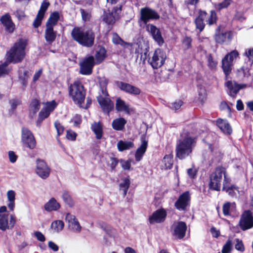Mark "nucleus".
Masks as SVG:
<instances>
[{
  "mask_svg": "<svg viewBox=\"0 0 253 253\" xmlns=\"http://www.w3.org/2000/svg\"><path fill=\"white\" fill-rule=\"evenodd\" d=\"M167 215L164 209L157 210L149 217V222L151 224L162 223L165 220Z\"/></svg>",
  "mask_w": 253,
  "mask_h": 253,
  "instance_id": "obj_17",
  "label": "nucleus"
},
{
  "mask_svg": "<svg viewBox=\"0 0 253 253\" xmlns=\"http://www.w3.org/2000/svg\"><path fill=\"white\" fill-rule=\"evenodd\" d=\"M230 183L224 184L222 190L225 191L228 195L231 197H236L237 194H239L238 187L235 185H229Z\"/></svg>",
  "mask_w": 253,
  "mask_h": 253,
  "instance_id": "obj_30",
  "label": "nucleus"
},
{
  "mask_svg": "<svg viewBox=\"0 0 253 253\" xmlns=\"http://www.w3.org/2000/svg\"><path fill=\"white\" fill-rule=\"evenodd\" d=\"M134 146V144L131 141H125L120 140L118 142L117 147L119 151H123L129 149Z\"/></svg>",
  "mask_w": 253,
  "mask_h": 253,
  "instance_id": "obj_38",
  "label": "nucleus"
},
{
  "mask_svg": "<svg viewBox=\"0 0 253 253\" xmlns=\"http://www.w3.org/2000/svg\"><path fill=\"white\" fill-rule=\"evenodd\" d=\"M231 1V0H224L223 2L217 4L215 7L218 10L227 8L230 4Z\"/></svg>",
  "mask_w": 253,
  "mask_h": 253,
  "instance_id": "obj_52",
  "label": "nucleus"
},
{
  "mask_svg": "<svg viewBox=\"0 0 253 253\" xmlns=\"http://www.w3.org/2000/svg\"><path fill=\"white\" fill-rule=\"evenodd\" d=\"M208 66L211 69H214L216 66V62L214 61L211 55H209L208 58Z\"/></svg>",
  "mask_w": 253,
  "mask_h": 253,
  "instance_id": "obj_59",
  "label": "nucleus"
},
{
  "mask_svg": "<svg viewBox=\"0 0 253 253\" xmlns=\"http://www.w3.org/2000/svg\"><path fill=\"white\" fill-rule=\"evenodd\" d=\"M54 126L56 129L58 135H60L62 134L64 130V128L62 125L58 121H56L54 123Z\"/></svg>",
  "mask_w": 253,
  "mask_h": 253,
  "instance_id": "obj_55",
  "label": "nucleus"
},
{
  "mask_svg": "<svg viewBox=\"0 0 253 253\" xmlns=\"http://www.w3.org/2000/svg\"><path fill=\"white\" fill-rule=\"evenodd\" d=\"M96 63L93 56L85 57L80 63V73L82 75H89L92 73V68Z\"/></svg>",
  "mask_w": 253,
  "mask_h": 253,
  "instance_id": "obj_10",
  "label": "nucleus"
},
{
  "mask_svg": "<svg viewBox=\"0 0 253 253\" xmlns=\"http://www.w3.org/2000/svg\"><path fill=\"white\" fill-rule=\"evenodd\" d=\"M49 5V3L44 0L42 3L40 10L33 22V26L35 28H38L41 24L42 20L44 17L45 12Z\"/></svg>",
  "mask_w": 253,
  "mask_h": 253,
  "instance_id": "obj_20",
  "label": "nucleus"
},
{
  "mask_svg": "<svg viewBox=\"0 0 253 253\" xmlns=\"http://www.w3.org/2000/svg\"><path fill=\"white\" fill-rule=\"evenodd\" d=\"M148 146V142L144 138H141V143L140 146L137 149L135 154V158L137 162L140 161L144 154H145Z\"/></svg>",
  "mask_w": 253,
  "mask_h": 253,
  "instance_id": "obj_27",
  "label": "nucleus"
},
{
  "mask_svg": "<svg viewBox=\"0 0 253 253\" xmlns=\"http://www.w3.org/2000/svg\"><path fill=\"white\" fill-rule=\"evenodd\" d=\"M223 177H224L223 185L230 183V179L226 175L225 169L221 167H217L214 171L211 173L210 177L209 187L210 189L219 191Z\"/></svg>",
  "mask_w": 253,
  "mask_h": 253,
  "instance_id": "obj_3",
  "label": "nucleus"
},
{
  "mask_svg": "<svg viewBox=\"0 0 253 253\" xmlns=\"http://www.w3.org/2000/svg\"><path fill=\"white\" fill-rule=\"evenodd\" d=\"M160 15L154 10L149 7H144L140 9V19L146 24L151 20L159 19Z\"/></svg>",
  "mask_w": 253,
  "mask_h": 253,
  "instance_id": "obj_13",
  "label": "nucleus"
},
{
  "mask_svg": "<svg viewBox=\"0 0 253 253\" xmlns=\"http://www.w3.org/2000/svg\"><path fill=\"white\" fill-rule=\"evenodd\" d=\"M235 247L237 250L240 252H244L245 251V247L243 243L239 239H236V244Z\"/></svg>",
  "mask_w": 253,
  "mask_h": 253,
  "instance_id": "obj_54",
  "label": "nucleus"
},
{
  "mask_svg": "<svg viewBox=\"0 0 253 253\" xmlns=\"http://www.w3.org/2000/svg\"><path fill=\"white\" fill-rule=\"evenodd\" d=\"M236 209V204L234 202H226L224 203L222 207L223 213L224 215H229L230 212L234 211Z\"/></svg>",
  "mask_w": 253,
  "mask_h": 253,
  "instance_id": "obj_36",
  "label": "nucleus"
},
{
  "mask_svg": "<svg viewBox=\"0 0 253 253\" xmlns=\"http://www.w3.org/2000/svg\"><path fill=\"white\" fill-rule=\"evenodd\" d=\"M16 223L15 217L11 214L9 222H8V215L5 213H0V229L5 231L6 229L12 228Z\"/></svg>",
  "mask_w": 253,
  "mask_h": 253,
  "instance_id": "obj_14",
  "label": "nucleus"
},
{
  "mask_svg": "<svg viewBox=\"0 0 253 253\" xmlns=\"http://www.w3.org/2000/svg\"><path fill=\"white\" fill-rule=\"evenodd\" d=\"M192 40L190 38L185 37L183 41V45L185 49H188L191 46Z\"/></svg>",
  "mask_w": 253,
  "mask_h": 253,
  "instance_id": "obj_56",
  "label": "nucleus"
},
{
  "mask_svg": "<svg viewBox=\"0 0 253 253\" xmlns=\"http://www.w3.org/2000/svg\"><path fill=\"white\" fill-rule=\"evenodd\" d=\"M60 207V204L54 198H51L44 206L45 210L47 211H57Z\"/></svg>",
  "mask_w": 253,
  "mask_h": 253,
  "instance_id": "obj_32",
  "label": "nucleus"
},
{
  "mask_svg": "<svg viewBox=\"0 0 253 253\" xmlns=\"http://www.w3.org/2000/svg\"><path fill=\"white\" fill-rule=\"evenodd\" d=\"M112 42L116 44H120L124 48L128 49L130 51H132L133 43L125 42L116 33H113L112 35Z\"/></svg>",
  "mask_w": 253,
  "mask_h": 253,
  "instance_id": "obj_26",
  "label": "nucleus"
},
{
  "mask_svg": "<svg viewBox=\"0 0 253 253\" xmlns=\"http://www.w3.org/2000/svg\"><path fill=\"white\" fill-rule=\"evenodd\" d=\"M190 196L188 191H186L180 195L175 203V208L179 211H185L189 205Z\"/></svg>",
  "mask_w": 253,
  "mask_h": 253,
  "instance_id": "obj_16",
  "label": "nucleus"
},
{
  "mask_svg": "<svg viewBox=\"0 0 253 253\" xmlns=\"http://www.w3.org/2000/svg\"><path fill=\"white\" fill-rule=\"evenodd\" d=\"M62 198L65 202L70 207L73 206L74 203L71 196L68 192L64 191L62 194Z\"/></svg>",
  "mask_w": 253,
  "mask_h": 253,
  "instance_id": "obj_48",
  "label": "nucleus"
},
{
  "mask_svg": "<svg viewBox=\"0 0 253 253\" xmlns=\"http://www.w3.org/2000/svg\"><path fill=\"white\" fill-rule=\"evenodd\" d=\"M130 184V181L128 178H124L122 179L120 184V189L124 192V196L126 195Z\"/></svg>",
  "mask_w": 253,
  "mask_h": 253,
  "instance_id": "obj_41",
  "label": "nucleus"
},
{
  "mask_svg": "<svg viewBox=\"0 0 253 253\" xmlns=\"http://www.w3.org/2000/svg\"><path fill=\"white\" fill-rule=\"evenodd\" d=\"M132 85L130 84L124 83V82H118V86L123 91L126 92L128 93L130 92V89H131Z\"/></svg>",
  "mask_w": 253,
  "mask_h": 253,
  "instance_id": "obj_49",
  "label": "nucleus"
},
{
  "mask_svg": "<svg viewBox=\"0 0 253 253\" xmlns=\"http://www.w3.org/2000/svg\"><path fill=\"white\" fill-rule=\"evenodd\" d=\"M15 196L16 193L13 190H8L6 193L8 200L7 207L11 211H13L15 208Z\"/></svg>",
  "mask_w": 253,
  "mask_h": 253,
  "instance_id": "obj_33",
  "label": "nucleus"
},
{
  "mask_svg": "<svg viewBox=\"0 0 253 253\" xmlns=\"http://www.w3.org/2000/svg\"><path fill=\"white\" fill-rule=\"evenodd\" d=\"M217 20L216 14L213 10L211 11L210 15L207 20L208 24L211 25L216 23Z\"/></svg>",
  "mask_w": 253,
  "mask_h": 253,
  "instance_id": "obj_50",
  "label": "nucleus"
},
{
  "mask_svg": "<svg viewBox=\"0 0 253 253\" xmlns=\"http://www.w3.org/2000/svg\"><path fill=\"white\" fill-rule=\"evenodd\" d=\"M141 93V90L137 87L133 86L132 85L131 89H130V92H128V93L137 95H139Z\"/></svg>",
  "mask_w": 253,
  "mask_h": 253,
  "instance_id": "obj_58",
  "label": "nucleus"
},
{
  "mask_svg": "<svg viewBox=\"0 0 253 253\" xmlns=\"http://www.w3.org/2000/svg\"><path fill=\"white\" fill-rule=\"evenodd\" d=\"M10 69L8 67L7 61L0 64V77L7 75L10 72Z\"/></svg>",
  "mask_w": 253,
  "mask_h": 253,
  "instance_id": "obj_47",
  "label": "nucleus"
},
{
  "mask_svg": "<svg viewBox=\"0 0 253 253\" xmlns=\"http://www.w3.org/2000/svg\"><path fill=\"white\" fill-rule=\"evenodd\" d=\"M121 11V6H116L113 8L111 12L105 13L103 16V20L108 24H112L118 18Z\"/></svg>",
  "mask_w": 253,
  "mask_h": 253,
  "instance_id": "obj_21",
  "label": "nucleus"
},
{
  "mask_svg": "<svg viewBox=\"0 0 253 253\" xmlns=\"http://www.w3.org/2000/svg\"><path fill=\"white\" fill-rule=\"evenodd\" d=\"M77 134L72 130H68L67 131V138L70 140L74 141L76 139Z\"/></svg>",
  "mask_w": 253,
  "mask_h": 253,
  "instance_id": "obj_57",
  "label": "nucleus"
},
{
  "mask_svg": "<svg viewBox=\"0 0 253 253\" xmlns=\"http://www.w3.org/2000/svg\"><path fill=\"white\" fill-rule=\"evenodd\" d=\"M173 235L178 239H182L185 235L187 229L186 223L183 221L174 222L172 227Z\"/></svg>",
  "mask_w": 253,
  "mask_h": 253,
  "instance_id": "obj_18",
  "label": "nucleus"
},
{
  "mask_svg": "<svg viewBox=\"0 0 253 253\" xmlns=\"http://www.w3.org/2000/svg\"><path fill=\"white\" fill-rule=\"evenodd\" d=\"M66 220L68 223L69 227L73 231L80 232L81 226L75 215L67 213L66 215Z\"/></svg>",
  "mask_w": 253,
  "mask_h": 253,
  "instance_id": "obj_23",
  "label": "nucleus"
},
{
  "mask_svg": "<svg viewBox=\"0 0 253 253\" xmlns=\"http://www.w3.org/2000/svg\"><path fill=\"white\" fill-rule=\"evenodd\" d=\"M228 77L227 80L226 77H225L226 82L225 83V85L227 88L228 94L234 98L239 91L241 89L245 87L246 85L244 84H239L234 81L228 80Z\"/></svg>",
  "mask_w": 253,
  "mask_h": 253,
  "instance_id": "obj_15",
  "label": "nucleus"
},
{
  "mask_svg": "<svg viewBox=\"0 0 253 253\" xmlns=\"http://www.w3.org/2000/svg\"><path fill=\"white\" fill-rule=\"evenodd\" d=\"M57 103L54 100L44 104L43 107L39 113L38 123H41L44 119L47 118L50 113L55 109Z\"/></svg>",
  "mask_w": 253,
  "mask_h": 253,
  "instance_id": "obj_11",
  "label": "nucleus"
},
{
  "mask_svg": "<svg viewBox=\"0 0 253 253\" xmlns=\"http://www.w3.org/2000/svg\"><path fill=\"white\" fill-rule=\"evenodd\" d=\"M245 55L249 59L253 61V48L246 49Z\"/></svg>",
  "mask_w": 253,
  "mask_h": 253,
  "instance_id": "obj_62",
  "label": "nucleus"
},
{
  "mask_svg": "<svg viewBox=\"0 0 253 253\" xmlns=\"http://www.w3.org/2000/svg\"><path fill=\"white\" fill-rule=\"evenodd\" d=\"M147 31L150 33L154 41L159 45L163 44L164 41L159 29L153 24L146 26Z\"/></svg>",
  "mask_w": 253,
  "mask_h": 253,
  "instance_id": "obj_19",
  "label": "nucleus"
},
{
  "mask_svg": "<svg viewBox=\"0 0 253 253\" xmlns=\"http://www.w3.org/2000/svg\"><path fill=\"white\" fill-rule=\"evenodd\" d=\"M8 157L11 163H15L17 159V156L13 151H10L8 152Z\"/></svg>",
  "mask_w": 253,
  "mask_h": 253,
  "instance_id": "obj_61",
  "label": "nucleus"
},
{
  "mask_svg": "<svg viewBox=\"0 0 253 253\" xmlns=\"http://www.w3.org/2000/svg\"><path fill=\"white\" fill-rule=\"evenodd\" d=\"M26 45V41L23 39H20L15 42L7 53L6 61L13 63L21 62L25 56Z\"/></svg>",
  "mask_w": 253,
  "mask_h": 253,
  "instance_id": "obj_1",
  "label": "nucleus"
},
{
  "mask_svg": "<svg viewBox=\"0 0 253 253\" xmlns=\"http://www.w3.org/2000/svg\"><path fill=\"white\" fill-rule=\"evenodd\" d=\"M106 56V51L105 48L101 47L98 50L96 51L95 54V61L96 64H99L101 63L105 58Z\"/></svg>",
  "mask_w": 253,
  "mask_h": 253,
  "instance_id": "obj_37",
  "label": "nucleus"
},
{
  "mask_svg": "<svg viewBox=\"0 0 253 253\" xmlns=\"http://www.w3.org/2000/svg\"><path fill=\"white\" fill-rule=\"evenodd\" d=\"M85 90L80 81H76L69 87V95L73 101L81 106L85 97Z\"/></svg>",
  "mask_w": 253,
  "mask_h": 253,
  "instance_id": "obj_5",
  "label": "nucleus"
},
{
  "mask_svg": "<svg viewBox=\"0 0 253 253\" xmlns=\"http://www.w3.org/2000/svg\"><path fill=\"white\" fill-rule=\"evenodd\" d=\"M195 144V139L190 136L178 140L176 145V156L180 160L185 159L192 153Z\"/></svg>",
  "mask_w": 253,
  "mask_h": 253,
  "instance_id": "obj_2",
  "label": "nucleus"
},
{
  "mask_svg": "<svg viewBox=\"0 0 253 253\" xmlns=\"http://www.w3.org/2000/svg\"><path fill=\"white\" fill-rule=\"evenodd\" d=\"M97 101L105 113L109 114L114 108L113 102L107 97L100 95L97 97Z\"/></svg>",
  "mask_w": 253,
  "mask_h": 253,
  "instance_id": "obj_22",
  "label": "nucleus"
},
{
  "mask_svg": "<svg viewBox=\"0 0 253 253\" xmlns=\"http://www.w3.org/2000/svg\"><path fill=\"white\" fill-rule=\"evenodd\" d=\"M24 77H23L21 75H19V78L22 80V84L23 85H26L27 84V80L29 77L28 72L26 71H24Z\"/></svg>",
  "mask_w": 253,
  "mask_h": 253,
  "instance_id": "obj_63",
  "label": "nucleus"
},
{
  "mask_svg": "<svg viewBox=\"0 0 253 253\" xmlns=\"http://www.w3.org/2000/svg\"><path fill=\"white\" fill-rule=\"evenodd\" d=\"M91 129L97 139H100L103 135L102 126L100 122H94L91 125Z\"/></svg>",
  "mask_w": 253,
  "mask_h": 253,
  "instance_id": "obj_34",
  "label": "nucleus"
},
{
  "mask_svg": "<svg viewBox=\"0 0 253 253\" xmlns=\"http://www.w3.org/2000/svg\"><path fill=\"white\" fill-rule=\"evenodd\" d=\"M173 156L171 154L166 155L163 160L164 164V168L166 169H170L173 165Z\"/></svg>",
  "mask_w": 253,
  "mask_h": 253,
  "instance_id": "obj_44",
  "label": "nucleus"
},
{
  "mask_svg": "<svg viewBox=\"0 0 253 253\" xmlns=\"http://www.w3.org/2000/svg\"><path fill=\"white\" fill-rule=\"evenodd\" d=\"M0 21L5 27V30L11 33L14 29V24L12 22L11 17L8 14L3 15L0 18Z\"/></svg>",
  "mask_w": 253,
  "mask_h": 253,
  "instance_id": "obj_29",
  "label": "nucleus"
},
{
  "mask_svg": "<svg viewBox=\"0 0 253 253\" xmlns=\"http://www.w3.org/2000/svg\"><path fill=\"white\" fill-rule=\"evenodd\" d=\"M56 38V33L53 31V27L46 26V30L45 34V38L46 41L51 43L53 42Z\"/></svg>",
  "mask_w": 253,
  "mask_h": 253,
  "instance_id": "obj_35",
  "label": "nucleus"
},
{
  "mask_svg": "<svg viewBox=\"0 0 253 253\" xmlns=\"http://www.w3.org/2000/svg\"><path fill=\"white\" fill-rule=\"evenodd\" d=\"M40 108V103L37 99L32 100L30 105V110L35 114Z\"/></svg>",
  "mask_w": 253,
  "mask_h": 253,
  "instance_id": "obj_45",
  "label": "nucleus"
},
{
  "mask_svg": "<svg viewBox=\"0 0 253 253\" xmlns=\"http://www.w3.org/2000/svg\"><path fill=\"white\" fill-rule=\"evenodd\" d=\"M166 58V52L161 48H157L149 55L148 62L153 69H158L164 64Z\"/></svg>",
  "mask_w": 253,
  "mask_h": 253,
  "instance_id": "obj_6",
  "label": "nucleus"
},
{
  "mask_svg": "<svg viewBox=\"0 0 253 253\" xmlns=\"http://www.w3.org/2000/svg\"><path fill=\"white\" fill-rule=\"evenodd\" d=\"M232 38V33L228 31L225 33H216L214 36V39L216 42L218 43H223L224 42H229Z\"/></svg>",
  "mask_w": 253,
  "mask_h": 253,
  "instance_id": "obj_25",
  "label": "nucleus"
},
{
  "mask_svg": "<svg viewBox=\"0 0 253 253\" xmlns=\"http://www.w3.org/2000/svg\"><path fill=\"white\" fill-rule=\"evenodd\" d=\"M36 172L41 178L44 179L49 176L50 169L44 161L37 159L36 160Z\"/></svg>",
  "mask_w": 253,
  "mask_h": 253,
  "instance_id": "obj_12",
  "label": "nucleus"
},
{
  "mask_svg": "<svg viewBox=\"0 0 253 253\" xmlns=\"http://www.w3.org/2000/svg\"><path fill=\"white\" fill-rule=\"evenodd\" d=\"M83 20L84 21L89 20L91 17L90 12L88 10H85L84 9H80Z\"/></svg>",
  "mask_w": 253,
  "mask_h": 253,
  "instance_id": "obj_53",
  "label": "nucleus"
},
{
  "mask_svg": "<svg viewBox=\"0 0 253 253\" xmlns=\"http://www.w3.org/2000/svg\"><path fill=\"white\" fill-rule=\"evenodd\" d=\"M216 125L225 134L230 135L232 132V129L226 120L218 119L216 120Z\"/></svg>",
  "mask_w": 253,
  "mask_h": 253,
  "instance_id": "obj_24",
  "label": "nucleus"
},
{
  "mask_svg": "<svg viewBox=\"0 0 253 253\" xmlns=\"http://www.w3.org/2000/svg\"><path fill=\"white\" fill-rule=\"evenodd\" d=\"M116 109L119 112H124L126 114H129L133 111L132 109L129 107L128 104L120 98L116 100Z\"/></svg>",
  "mask_w": 253,
  "mask_h": 253,
  "instance_id": "obj_28",
  "label": "nucleus"
},
{
  "mask_svg": "<svg viewBox=\"0 0 253 253\" xmlns=\"http://www.w3.org/2000/svg\"><path fill=\"white\" fill-rule=\"evenodd\" d=\"M239 226L243 231L253 228V213L250 210H246L242 214Z\"/></svg>",
  "mask_w": 253,
  "mask_h": 253,
  "instance_id": "obj_8",
  "label": "nucleus"
},
{
  "mask_svg": "<svg viewBox=\"0 0 253 253\" xmlns=\"http://www.w3.org/2000/svg\"><path fill=\"white\" fill-rule=\"evenodd\" d=\"M120 163L123 169L127 170L130 169L131 165L129 161L121 160Z\"/></svg>",
  "mask_w": 253,
  "mask_h": 253,
  "instance_id": "obj_60",
  "label": "nucleus"
},
{
  "mask_svg": "<svg viewBox=\"0 0 253 253\" xmlns=\"http://www.w3.org/2000/svg\"><path fill=\"white\" fill-rule=\"evenodd\" d=\"M21 141L23 144L30 149L36 148L37 142L33 133L27 128L23 127L21 133Z\"/></svg>",
  "mask_w": 253,
  "mask_h": 253,
  "instance_id": "obj_9",
  "label": "nucleus"
},
{
  "mask_svg": "<svg viewBox=\"0 0 253 253\" xmlns=\"http://www.w3.org/2000/svg\"><path fill=\"white\" fill-rule=\"evenodd\" d=\"M238 52L236 50H234L226 54L222 59V68L226 76V80L227 79V76L229 75L232 70L233 62L237 57H238Z\"/></svg>",
  "mask_w": 253,
  "mask_h": 253,
  "instance_id": "obj_7",
  "label": "nucleus"
},
{
  "mask_svg": "<svg viewBox=\"0 0 253 253\" xmlns=\"http://www.w3.org/2000/svg\"><path fill=\"white\" fill-rule=\"evenodd\" d=\"M207 16V13L204 11H200L198 16L196 18L195 23L196 28L201 32L205 27L204 20Z\"/></svg>",
  "mask_w": 253,
  "mask_h": 253,
  "instance_id": "obj_31",
  "label": "nucleus"
},
{
  "mask_svg": "<svg viewBox=\"0 0 253 253\" xmlns=\"http://www.w3.org/2000/svg\"><path fill=\"white\" fill-rule=\"evenodd\" d=\"M59 18V14L58 12H54L52 13L46 24V26L53 27L57 23Z\"/></svg>",
  "mask_w": 253,
  "mask_h": 253,
  "instance_id": "obj_40",
  "label": "nucleus"
},
{
  "mask_svg": "<svg viewBox=\"0 0 253 253\" xmlns=\"http://www.w3.org/2000/svg\"><path fill=\"white\" fill-rule=\"evenodd\" d=\"M207 93L205 87L202 86H198V100L201 103L205 102L207 99Z\"/></svg>",
  "mask_w": 253,
  "mask_h": 253,
  "instance_id": "obj_43",
  "label": "nucleus"
},
{
  "mask_svg": "<svg viewBox=\"0 0 253 253\" xmlns=\"http://www.w3.org/2000/svg\"><path fill=\"white\" fill-rule=\"evenodd\" d=\"M34 235L39 241L41 242L45 241V237L42 232L40 231H36L35 232Z\"/></svg>",
  "mask_w": 253,
  "mask_h": 253,
  "instance_id": "obj_64",
  "label": "nucleus"
},
{
  "mask_svg": "<svg viewBox=\"0 0 253 253\" xmlns=\"http://www.w3.org/2000/svg\"><path fill=\"white\" fill-rule=\"evenodd\" d=\"M209 148L211 150L212 155L217 161H219L221 157L222 153L219 148L217 147L209 145Z\"/></svg>",
  "mask_w": 253,
  "mask_h": 253,
  "instance_id": "obj_46",
  "label": "nucleus"
},
{
  "mask_svg": "<svg viewBox=\"0 0 253 253\" xmlns=\"http://www.w3.org/2000/svg\"><path fill=\"white\" fill-rule=\"evenodd\" d=\"M64 224L62 220H55L52 222L50 228L54 232L58 233L64 228Z\"/></svg>",
  "mask_w": 253,
  "mask_h": 253,
  "instance_id": "obj_42",
  "label": "nucleus"
},
{
  "mask_svg": "<svg viewBox=\"0 0 253 253\" xmlns=\"http://www.w3.org/2000/svg\"><path fill=\"white\" fill-rule=\"evenodd\" d=\"M71 36L75 41L83 46L91 47L94 43V34L90 31L74 28L71 32Z\"/></svg>",
  "mask_w": 253,
  "mask_h": 253,
  "instance_id": "obj_4",
  "label": "nucleus"
},
{
  "mask_svg": "<svg viewBox=\"0 0 253 253\" xmlns=\"http://www.w3.org/2000/svg\"><path fill=\"white\" fill-rule=\"evenodd\" d=\"M232 249V242L228 240L225 244L223 246L221 252L222 253H229Z\"/></svg>",
  "mask_w": 253,
  "mask_h": 253,
  "instance_id": "obj_51",
  "label": "nucleus"
},
{
  "mask_svg": "<svg viewBox=\"0 0 253 253\" xmlns=\"http://www.w3.org/2000/svg\"><path fill=\"white\" fill-rule=\"evenodd\" d=\"M126 124V121L124 118H121L114 120L112 125L114 129L121 130L124 128Z\"/></svg>",
  "mask_w": 253,
  "mask_h": 253,
  "instance_id": "obj_39",
  "label": "nucleus"
}]
</instances>
